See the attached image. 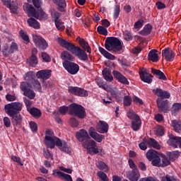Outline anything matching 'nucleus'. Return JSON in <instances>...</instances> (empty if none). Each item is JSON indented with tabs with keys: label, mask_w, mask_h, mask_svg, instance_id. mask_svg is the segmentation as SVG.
<instances>
[{
	"label": "nucleus",
	"mask_w": 181,
	"mask_h": 181,
	"mask_svg": "<svg viewBox=\"0 0 181 181\" xmlns=\"http://www.w3.org/2000/svg\"><path fill=\"white\" fill-rule=\"evenodd\" d=\"M169 156L171 160H175V159H177V156H179V152L178 151L170 152L169 154Z\"/></svg>",
	"instance_id": "62"
},
{
	"label": "nucleus",
	"mask_w": 181,
	"mask_h": 181,
	"mask_svg": "<svg viewBox=\"0 0 181 181\" xmlns=\"http://www.w3.org/2000/svg\"><path fill=\"white\" fill-rule=\"evenodd\" d=\"M44 144L47 148H49L50 149H54V146H57V148H59L60 151H62V152L71 153V149L69 147L66 141H60V139L56 137L53 130H46Z\"/></svg>",
	"instance_id": "1"
},
{
	"label": "nucleus",
	"mask_w": 181,
	"mask_h": 181,
	"mask_svg": "<svg viewBox=\"0 0 181 181\" xmlns=\"http://www.w3.org/2000/svg\"><path fill=\"white\" fill-rule=\"evenodd\" d=\"M58 175L59 177H63V179H65V180L67 181H73V178H71V175L69 174L64 173L60 171H57L56 170H53L52 175Z\"/></svg>",
	"instance_id": "34"
},
{
	"label": "nucleus",
	"mask_w": 181,
	"mask_h": 181,
	"mask_svg": "<svg viewBox=\"0 0 181 181\" xmlns=\"http://www.w3.org/2000/svg\"><path fill=\"white\" fill-rule=\"evenodd\" d=\"M4 5L6 6V8H9V9L13 12V13H16V11H18V6H15L14 8L11 6V0H1Z\"/></svg>",
	"instance_id": "39"
},
{
	"label": "nucleus",
	"mask_w": 181,
	"mask_h": 181,
	"mask_svg": "<svg viewBox=\"0 0 181 181\" xmlns=\"http://www.w3.org/2000/svg\"><path fill=\"white\" fill-rule=\"evenodd\" d=\"M83 148L88 151V153L90 155H95L101 152V148H97V143L90 138L85 141L82 144Z\"/></svg>",
	"instance_id": "6"
},
{
	"label": "nucleus",
	"mask_w": 181,
	"mask_h": 181,
	"mask_svg": "<svg viewBox=\"0 0 181 181\" xmlns=\"http://www.w3.org/2000/svg\"><path fill=\"white\" fill-rule=\"evenodd\" d=\"M112 73L114 77L117 79L119 83H121L122 84H126V86L129 84V81H128V79H127V78L122 75V74L117 71H114Z\"/></svg>",
	"instance_id": "24"
},
{
	"label": "nucleus",
	"mask_w": 181,
	"mask_h": 181,
	"mask_svg": "<svg viewBox=\"0 0 181 181\" xmlns=\"http://www.w3.org/2000/svg\"><path fill=\"white\" fill-rule=\"evenodd\" d=\"M132 100H133L134 103H135V104H136V105H144V100H142V99L138 98V96L134 95L132 98Z\"/></svg>",
	"instance_id": "56"
},
{
	"label": "nucleus",
	"mask_w": 181,
	"mask_h": 181,
	"mask_svg": "<svg viewBox=\"0 0 181 181\" xmlns=\"http://www.w3.org/2000/svg\"><path fill=\"white\" fill-rule=\"evenodd\" d=\"M18 50V45L16 42H11V45L9 47H5L3 49V53L6 56H8V54H11L13 53L14 52H16Z\"/></svg>",
	"instance_id": "27"
},
{
	"label": "nucleus",
	"mask_w": 181,
	"mask_h": 181,
	"mask_svg": "<svg viewBox=\"0 0 181 181\" xmlns=\"http://www.w3.org/2000/svg\"><path fill=\"white\" fill-rule=\"evenodd\" d=\"M55 26L58 30H60L61 32H63L66 29V26L64 25V23H63L61 20L56 21Z\"/></svg>",
	"instance_id": "44"
},
{
	"label": "nucleus",
	"mask_w": 181,
	"mask_h": 181,
	"mask_svg": "<svg viewBox=\"0 0 181 181\" xmlns=\"http://www.w3.org/2000/svg\"><path fill=\"white\" fill-rule=\"evenodd\" d=\"M127 115L129 119H132V121L136 119V117H139L138 115L135 114V112H134L132 110H129L127 113Z\"/></svg>",
	"instance_id": "54"
},
{
	"label": "nucleus",
	"mask_w": 181,
	"mask_h": 181,
	"mask_svg": "<svg viewBox=\"0 0 181 181\" xmlns=\"http://www.w3.org/2000/svg\"><path fill=\"white\" fill-rule=\"evenodd\" d=\"M139 76L141 81L151 84L152 83V75L148 72V70L143 69L139 71Z\"/></svg>",
	"instance_id": "19"
},
{
	"label": "nucleus",
	"mask_w": 181,
	"mask_h": 181,
	"mask_svg": "<svg viewBox=\"0 0 181 181\" xmlns=\"http://www.w3.org/2000/svg\"><path fill=\"white\" fill-rule=\"evenodd\" d=\"M4 110L7 115L13 118V125H18L22 121V116L19 115V112L22 111V103L19 102L8 103L5 105Z\"/></svg>",
	"instance_id": "3"
},
{
	"label": "nucleus",
	"mask_w": 181,
	"mask_h": 181,
	"mask_svg": "<svg viewBox=\"0 0 181 181\" xmlns=\"http://www.w3.org/2000/svg\"><path fill=\"white\" fill-rule=\"evenodd\" d=\"M141 125H142L141 118L139 117V116H136V119H133V120H132V129L134 131H139V128H141Z\"/></svg>",
	"instance_id": "28"
},
{
	"label": "nucleus",
	"mask_w": 181,
	"mask_h": 181,
	"mask_svg": "<svg viewBox=\"0 0 181 181\" xmlns=\"http://www.w3.org/2000/svg\"><path fill=\"white\" fill-rule=\"evenodd\" d=\"M20 36L22 37L23 40L29 43V36H28V34L23 30H20Z\"/></svg>",
	"instance_id": "53"
},
{
	"label": "nucleus",
	"mask_w": 181,
	"mask_h": 181,
	"mask_svg": "<svg viewBox=\"0 0 181 181\" xmlns=\"http://www.w3.org/2000/svg\"><path fill=\"white\" fill-rule=\"evenodd\" d=\"M50 12H51L52 18L54 21V23H56V21H60L59 19L60 13H59L58 11H57L53 8L50 10Z\"/></svg>",
	"instance_id": "46"
},
{
	"label": "nucleus",
	"mask_w": 181,
	"mask_h": 181,
	"mask_svg": "<svg viewBox=\"0 0 181 181\" xmlns=\"http://www.w3.org/2000/svg\"><path fill=\"white\" fill-rule=\"evenodd\" d=\"M33 78H35V72L32 71L28 72L24 76V80H25V81H32Z\"/></svg>",
	"instance_id": "49"
},
{
	"label": "nucleus",
	"mask_w": 181,
	"mask_h": 181,
	"mask_svg": "<svg viewBox=\"0 0 181 181\" xmlns=\"http://www.w3.org/2000/svg\"><path fill=\"white\" fill-rule=\"evenodd\" d=\"M37 78H41V80H47L52 77V70L50 69H42L39 71L36 74Z\"/></svg>",
	"instance_id": "20"
},
{
	"label": "nucleus",
	"mask_w": 181,
	"mask_h": 181,
	"mask_svg": "<svg viewBox=\"0 0 181 181\" xmlns=\"http://www.w3.org/2000/svg\"><path fill=\"white\" fill-rule=\"evenodd\" d=\"M68 91L71 94H75V95H78L79 97H87L88 95L87 90L78 87H71Z\"/></svg>",
	"instance_id": "18"
},
{
	"label": "nucleus",
	"mask_w": 181,
	"mask_h": 181,
	"mask_svg": "<svg viewBox=\"0 0 181 181\" xmlns=\"http://www.w3.org/2000/svg\"><path fill=\"white\" fill-rule=\"evenodd\" d=\"M62 58L64 60H69V62H74V57L71 55L69 52L67 51H64L62 53Z\"/></svg>",
	"instance_id": "40"
},
{
	"label": "nucleus",
	"mask_w": 181,
	"mask_h": 181,
	"mask_svg": "<svg viewBox=\"0 0 181 181\" xmlns=\"http://www.w3.org/2000/svg\"><path fill=\"white\" fill-rule=\"evenodd\" d=\"M57 42L62 46V47H64L66 50H69V52H71L73 47H74V45L70 43L69 41H66V40L60 37L57 38Z\"/></svg>",
	"instance_id": "22"
},
{
	"label": "nucleus",
	"mask_w": 181,
	"mask_h": 181,
	"mask_svg": "<svg viewBox=\"0 0 181 181\" xmlns=\"http://www.w3.org/2000/svg\"><path fill=\"white\" fill-rule=\"evenodd\" d=\"M144 26V20H139L134 23V29H141Z\"/></svg>",
	"instance_id": "63"
},
{
	"label": "nucleus",
	"mask_w": 181,
	"mask_h": 181,
	"mask_svg": "<svg viewBox=\"0 0 181 181\" xmlns=\"http://www.w3.org/2000/svg\"><path fill=\"white\" fill-rule=\"evenodd\" d=\"M181 110V104L180 103H175L173 105V110L172 112L176 113Z\"/></svg>",
	"instance_id": "60"
},
{
	"label": "nucleus",
	"mask_w": 181,
	"mask_h": 181,
	"mask_svg": "<svg viewBox=\"0 0 181 181\" xmlns=\"http://www.w3.org/2000/svg\"><path fill=\"white\" fill-rule=\"evenodd\" d=\"M63 66L69 73V74H77L78 73V71L80 70V66L78 64L71 62L69 61H64L63 62Z\"/></svg>",
	"instance_id": "8"
},
{
	"label": "nucleus",
	"mask_w": 181,
	"mask_h": 181,
	"mask_svg": "<svg viewBox=\"0 0 181 181\" xmlns=\"http://www.w3.org/2000/svg\"><path fill=\"white\" fill-rule=\"evenodd\" d=\"M33 4L35 8H37V11L35 10L33 6L28 3L23 4V10L28 16H33L36 19H40V21H45L47 19V14L44 12L42 8H40L42 6V0H32Z\"/></svg>",
	"instance_id": "2"
},
{
	"label": "nucleus",
	"mask_w": 181,
	"mask_h": 181,
	"mask_svg": "<svg viewBox=\"0 0 181 181\" xmlns=\"http://www.w3.org/2000/svg\"><path fill=\"white\" fill-rule=\"evenodd\" d=\"M33 40L36 47H38V49L40 50H45V49H47V47L49 46L47 42H46V40H45V38L42 37L40 35L33 34Z\"/></svg>",
	"instance_id": "10"
},
{
	"label": "nucleus",
	"mask_w": 181,
	"mask_h": 181,
	"mask_svg": "<svg viewBox=\"0 0 181 181\" xmlns=\"http://www.w3.org/2000/svg\"><path fill=\"white\" fill-rule=\"evenodd\" d=\"M98 50H99L100 53H101V54H103V56H104V57H105L106 59H108L109 60H115V59H116L115 56H114L111 53L107 52V50H105V49H104L101 47H99Z\"/></svg>",
	"instance_id": "31"
},
{
	"label": "nucleus",
	"mask_w": 181,
	"mask_h": 181,
	"mask_svg": "<svg viewBox=\"0 0 181 181\" xmlns=\"http://www.w3.org/2000/svg\"><path fill=\"white\" fill-rule=\"evenodd\" d=\"M157 105L159 111H161V112L166 113L170 111V104L168 100H163L162 98H158L157 99Z\"/></svg>",
	"instance_id": "12"
},
{
	"label": "nucleus",
	"mask_w": 181,
	"mask_h": 181,
	"mask_svg": "<svg viewBox=\"0 0 181 181\" xmlns=\"http://www.w3.org/2000/svg\"><path fill=\"white\" fill-rule=\"evenodd\" d=\"M168 145L173 146V148H177L179 145L180 148H181V137L174 136L172 134H168Z\"/></svg>",
	"instance_id": "13"
},
{
	"label": "nucleus",
	"mask_w": 181,
	"mask_h": 181,
	"mask_svg": "<svg viewBox=\"0 0 181 181\" xmlns=\"http://www.w3.org/2000/svg\"><path fill=\"white\" fill-rule=\"evenodd\" d=\"M52 1L58 6V9L60 12H64V9H66V6H67L66 0H52Z\"/></svg>",
	"instance_id": "29"
},
{
	"label": "nucleus",
	"mask_w": 181,
	"mask_h": 181,
	"mask_svg": "<svg viewBox=\"0 0 181 181\" xmlns=\"http://www.w3.org/2000/svg\"><path fill=\"white\" fill-rule=\"evenodd\" d=\"M148 148H154L155 149H160V145L154 139H148L146 141Z\"/></svg>",
	"instance_id": "30"
},
{
	"label": "nucleus",
	"mask_w": 181,
	"mask_h": 181,
	"mask_svg": "<svg viewBox=\"0 0 181 181\" xmlns=\"http://www.w3.org/2000/svg\"><path fill=\"white\" fill-rule=\"evenodd\" d=\"M123 103L125 107H129V105H131L132 103V99L129 95H126L124 98Z\"/></svg>",
	"instance_id": "52"
},
{
	"label": "nucleus",
	"mask_w": 181,
	"mask_h": 181,
	"mask_svg": "<svg viewBox=\"0 0 181 181\" xmlns=\"http://www.w3.org/2000/svg\"><path fill=\"white\" fill-rule=\"evenodd\" d=\"M33 40L36 47H38V49L40 50H45V49H47V47L49 46L47 42H46V40H45V38L42 37L40 35L33 34Z\"/></svg>",
	"instance_id": "9"
},
{
	"label": "nucleus",
	"mask_w": 181,
	"mask_h": 181,
	"mask_svg": "<svg viewBox=\"0 0 181 181\" xmlns=\"http://www.w3.org/2000/svg\"><path fill=\"white\" fill-rule=\"evenodd\" d=\"M158 156V152L155 150H149L146 153V158L149 160H153L155 158Z\"/></svg>",
	"instance_id": "42"
},
{
	"label": "nucleus",
	"mask_w": 181,
	"mask_h": 181,
	"mask_svg": "<svg viewBox=\"0 0 181 181\" xmlns=\"http://www.w3.org/2000/svg\"><path fill=\"white\" fill-rule=\"evenodd\" d=\"M30 128L32 132H36L37 131V124L35 122H30Z\"/></svg>",
	"instance_id": "61"
},
{
	"label": "nucleus",
	"mask_w": 181,
	"mask_h": 181,
	"mask_svg": "<svg viewBox=\"0 0 181 181\" xmlns=\"http://www.w3.org/2000/svg\"><path fill=\"white\" fill-rule=\"evenodd\" d=\"M95 81L100 88H103V90H105L106 91H110V94H112L113 96L117 95V88H115L112 89L111 86L104 84V82L101 78H97Z\"/></svg>",
	"instance_id": "14"
},
{
	"label": "nucleus",
	"mask_w": 181,
	"mask_h": 181,
	"mask_svg": "<svg viewBox=\"0 0 181 181\" xmlns=\"http://www.w3.org/2000/svg\"><path fill=\"white\" fill-rule=\"evenodd\" d=\"M69 124L71 127H73V128H76V127H78V121L74 117H71L69 119Z\"/></svg>",
	"instance_id": "59"
},
{
	"label": "nucleus",
	"mask_w": 181,
	"mask_h": 181,
	"mask_svg": "<svg viewBox=\"0 0 181 181\" xmlns=\"http://www.w3.org/2000/svg\"><path fill=\"white\" fill-rule=\"evenodd\" d=\"M97 175L101 180H103V181H110V179L108 178V176H107V175L104 172L99 171V172H98Z\"/></svg>",
	"instance_id": "50"
},
{
	"label": "nucleus",
	"mask_w": 181,
	"mask_h": 181,
	"mask_svg": "<svg viewBox=\"0 0 181 181\" xmlns=\"http://www.w3.org/2000/svg\"><path fill=\"white\" fill-rule=\"evenodd\" d=\"M88 134L90 138H92L93 139H94V141L98 142L99 144L103 142V140L104 139V138H105L104 135L97 133L94 127H90L89 129Z\"/></svg>",
	"instance_id": "16"
},
{
	"label": "nucleus",
	"mask_w": 181,
	"mask_h": 181,
	"mask_svg": "<svg viewBox=\"0 0 181 181\" xmlns=\"http://www.w3.org/2000/svg\"><path fill=\"white\" fill-rule=\"evenodd\" d=\"M161 181H177L175 177H170L169 175H166L165 177H163L161 178Z\"/></svg>",
	"instance_id": "64"
},
{
	"label": "nucleus",
	"mask_w": 181,
	"mask_h": 181,
	"mask_svg": "<svg viewBox=\"0 0 181 181\" xmlns=\"http://www.w3.org/2000/svg\"><path fill=\"white\" fill-rule=\"evenodd\" d=\"M76 136L79 142H86V141L90 139V135H88V132L85 129H81L76 132Z\"/></svg>",
	"instance_id": "21"
},
{
	"label": "nucleus",
	"mask_w": 181,
	"mask_h": 181,
	"mask_svg": "<svg viewBox=\"0 0 181 181\" xmlns=\"http://www.w3.org/2000/svg\"><path fill=\"white\" fill-rule=\"evenodd\" d=\"M153 94L161 98H170V93L166 90H163L159 88L153 90Z\"/></svg>",
	"instance_id": "25"
},
{
	"label": "nucleus",
	"mask_w": 181,
	"mask_h": 181,
	"mask_svg": "<svg viewBox=\"0 0 181 181\" xmlns=\"http://www.w3.org/2000/svg\"><path fill=\"white\" fill-rule=\"evenodd\" d=\"M119 5L116 4L114 8L113 18L114 19H118V16H119Z\"/></svg>",
	"instance_id": "51"
},
{
	"label": "nucleus",
	"mask_w": 181,
	"mask_h": 181,
	"mask_svg": "<svg viewBox=\"0 0 181 181\" xmlns=\"http://www.w3.org/2000/svg\"><path fill=\"white\" fill-rule=\"evenodd\" d=\"M28 23L30 28H33L34 29H40V23L37 22L35 18H30L28 20Z\"/></svg>",
	"instance_id": "36"
},
{
	"label": "nucleus",
	"mask_w": 181,
	"mask_h": 181,
	"mask_svg": "<svg viewBox=\"0 0 181 181\" xmlns=\"http://www.w3.org/2000/svg\"><path fill=\"white\" fill-rule=\"evenodd\" d=\"M98 32L100 33V35H104L105 36H107L108 31L107 30V28H104L103 26L99 25L98 27Z\"/></svg>",
	"instance_id": "55"
},
{
	"label": "nucleus",
	"mask_w": 181,
	"mask_h": 181,
	"mask_svg": "<svg viewBox=\"0 0 181 181\" xmlns=\"http://www.w3.org/2000/svg\"><path fill=\"white\" fill-rule=\"evenodd\" d=\"M139 177H141V174L138 169L132 170L131 173L127 174V178L130 181H138L139 180Z\"/></svg>",
	"instance_id": "26"
},
{
	"label": "nucleus",
	"mask_w": 181,
	"mask_h": 181,
	"mask_svg": "<svg viewBox=\"0 0 181 181\" xmlns=\"http://www.w3.org/2000/svg\"><path fill=\"white\" fill-rule=\"evenodd\" d=\"M170 165V160L166 156H163V159L161 160V166L165 167Z\"/></svg>",
	"instance_id": "57"
},
{
	"label": "nucleus",
	"mask_w": 181,
	"mask_h": 181,
	"mask_svg": "<svg viewBox=\"0 0 181 181\" xmlns=\"http://www.w3.org/2000/svg\"><path fill=\"white\" fill-rule=\"evenodd\" d=\"M96 131L99 134H107L108 132V124L104 121H100L96 125Z\"/></svg>",
	"instance_id": "23"
},
{
	"label": "nucleus",
	"mask_w": 181,
	"mask_h": 181,
	"mask_svg": "<svg viewBox=\"0 0 181 181\" xmlns=\"http://www.w3.org/2000/svg\"><path fill=\"white\" fill-rule=\"evenodd\" d=\"M162 56L166 62H173L175 54L172 49L166 47L162 50Z\"/></svg>",
	"instance_id": "15"
},
{
	"label": "nucleus",
	"mask_w": 181,
	"mask_h": 181,
	"mask_svg": "<svg viewBox=\"0 0 181 181\" xmlns=\"http://www.w3.org/2000/svg\"><path fill=\"white\" fill-rule=\"evenodd\" d=\"M30 86V84L27 82H22L20 86V88L21 91L23 92V95L25 97H28L30 98V100H33L35 97H36V93H35V91L29 88Z\"/></svg>",
	"instance_id": "7"
},
{
	"label": "nucleus",
	"mask_w": 181,
	"mask_h": 181,
	"mask_svg": "<svg viewBox=\"0 0 181 181\" xmlns=\"http://www.w3.org/2000/svg\"><path fill=\"white\" fill-rule=\"evenodd\" d=\"M148 60H151L153 63H156L159 60V57L158 56V50L152 49L148 53Z\"/></svg>",
	"instance_id": "32"
},
{
	"label": "nucleus",
	"mask_w": 181,
	"mask_h": 181,
	"mask_svg": "<svg viewBox=\"0 0 181 181\" xmlns=\"http://www.w3.org/2000/svg\"><path fill=\"white\" fill-rule=\"evenodd\" d=\"M103 76L106 81H112L114 79L112 75L111 74V71L108 69H105L103 70Z\"/></svg>",
	"instance_id": "35"
},
{
	"label": "nucleus",
	"mask_w": 181,
	"mask_h": 181,
	"mask_svg": "<svg viewBox=\"0 0 181 181\" xmlns=\"http://www.w3.org/2000/svg\"><path fill=\"white\" fill-rule=\"evenodd\" d=\"M96 166L100 170H104V172H107L108 170V166L103 161H98L96 163Z\"/></svg>",
	"instance_id": "45"
},
{
	"label": "nucleus",
	"mask_w": 181,
	"mask_h": 181,
	"mask_svg": "<svg viewBox=\"0 0 181 181\" xmlns=\"http://www.w3.org/2000/svg\"><path fill=\"white\" fill-rule=\"evenodd\" d=\"M71 53L74 54V56H76L80 60H82V62L88 60V55H87V53L79 47L74 45L72 49H71Z\"/></svg>",
	"instance_id": "11"
},
{
	"label": "nucleus",
	"mask_w": 181,
	"mask_h": 181,
	"mask_svg": "<svg viewBox=\"0 0 181 181\" xmlns=\"http://www.w3.org/2000/svg\"><path fill=\"white\" fill-rule=\"evenodd\" d=\"M151 72L153 73V74H156V76H158L160 80H166V76H165V74H163V72L155 69H151Z\"/></svg>",
	"instance_id": "41"
},
{
	"label": "nucleus",
	"mask_w": 181,
	"mask_h": 181,
	"mask_svg": "<svg viewBox=\"0 0 181 181\" xmlns=\"http://www.w3.org/2000/svg\"><path fill=\"white\" fill-rule=\"evenodd\" d=\"M155 134L157 136H163L165 134V129L162 126H157L155 130Z\"/></svg>",
	"instance_id": "48"
},
{
	"label": "nucleus",
	"mask_w": 181,
	"mask_h": 181,
	"mask_svg": "<svg viewBox=\"0 0 181 181\" xmlns=\"http://www.w3.org/2000/svg\"><path fill=\"white\" fill-rule=\"evenodd\" d=\"M28 111L30 112V114H31V115H33V117H35V118H40V117L42 116V112L37 108L33 107Z\"/></svg>",
	"instance_id": "37"
},
{
	"label": "nucleus",
	"mask_w": 181,
	"mask_h": 181,
	"mask_svg": "<svg viewBox=\"0 0 181 181\" xmlns=\"http://www.w3.org/2000/svg\"><path fill=\"white\" fill-rule=\"evenodd\" d=\"M171 127L174 128L175 132H181V122L177 120H172Z\"/></svg>",
	"instance_id": "38"
},
{
	"label": "nucleus",
	"mask_w": 181,
	"mask_h": 181,
	"mask_svg": "<svg viewBox=\"0 0 181 181\" xmlns=\"http://www.w3.org/2000/svg\"><path fill=\"white\" fill-rule=\"evenodd\" d=\"M29 66L35 67L37 64V57L36 55H32L31 57L28 60Z\"/></svg>",
	"instance_id": "47"
},
{
	"label": "nucleus",
	"mask_w": 181,
	"mask_h": 181,
	"mask_svg": "<svg viewBox=\"0 0 181 181\" xmlns=\"http://www.w3.org/2000/svg\"><path fill=\"white\" fill-rule=\"evenodd\" d=\"M78 42L79 45L81 46L87 53H91V47H90V45H88V42H86L84 39L83 38H78Z\"/></svg>",
	"instance_id": "33"
},
{
	"label": "nucleus",
	"mask_w": 181,
	"mask_h": 181,
	"mask_svg": "<svg viewBox=\"0 0 181 181\" xmlns=\"http://www.w3.org/2000/svg\"><path fill=\"white\" fill-rule=\"evenodd\" d=\"M68 91L71 94H75V95H78L79 97H87L88 95L87 90L78 87H71Z\"/></svg>",
	"instance_id": "17"
},
{
	"label": "nucleus",
	"mask_w": 181,
	"mask_h": 181,
	"mask_svg": "<svg viewBox=\"0 0 181 181\" xmlns=\"http://www.w3.org/2000/svg\"><path fill=\"white\" fill-rule=\"evenodd\" d=\"M151 160V163L153 166H161L160 158H159V156Z\"/></svg>",
	"instance_id": "58"
},
{
	"label": "nucleus",
	"mask_w": 181,
	"mask_h": 181,
	"mask_svg": "<svg viewBox=\"0 0 181 181\" xmlns=\"http://www.w3.org/2000/svg\"><path fill=\"white\" fill-rule=\"evenodd\" d=\"M105 47L109 52H119L122 49L121 41L116 37H110L105 40Z\"/></svg>",
	"instance_id": "5"
},
{
	"label": "nucleus",
	"mask_w": 181,
	"mask_h": 181,
	"mask_svg": "<svg viewBox=\"0 0 181 181\" xmlns=\"http://www.w3.org/2000/svg\"><path fill=\"white\" fill-rule=\"evenodd\" d=\"M59 111L62 115H66L67 111H69L71 115H74V117H77L80 119H84V118L87 117L86 109L81 105L76 103L71 104L69 107L62 106L59 107Z\"/></svg>",
	"instance_id": "4"
},
{
	"label": "nucleus",
	"mask_w": 181,
	"mask_h": 181,
	"mask_svg": "<svg viewBox=\"0 0 181 181\" xmlns=\"http://www.w3.org/2000/svg\"><path fill=\"white\" fill-rule=\"evenodd\" d=\"M152 31V25L148 24L144 26L143 30L140 31L141 35H144V36H146V35H149L151 32Z\"/></svg>",
	"instance_id": "43"
}]
</instances>
